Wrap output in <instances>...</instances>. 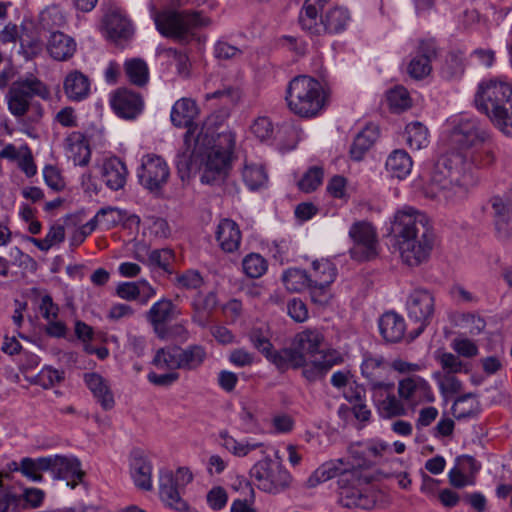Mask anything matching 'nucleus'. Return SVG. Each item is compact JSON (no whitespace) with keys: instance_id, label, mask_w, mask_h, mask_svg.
<instances>
[{"instance_id":"nucleus-3","label":"nucleus","mask_w":512,"mask_h":512,"mask_svg":"<svg viewBox=\"0 0 512 512\" xmlns=\"http://www.w3.org/2000/svg\"><path fill=\"white\" fill-rule=\"evenodd\" d=\"M199 113L196 102L191 98H181L177 100L171 110V122L174 126L187 128L184 135V145L177 154V170L184 173L191 163V159L203 149L206 140L213 136L215 126L206 121L201 127L194 124V119Z\"/></svg>"},{"instance_id":"nucleus-9","label":"nucleus","mask_w":512,"mask_h":512,"mask_svg":"<svg viewBox=\"0 0 512 512\" xmlns=\"http://www.w3.org/2000/svg\"><path fill=\"white\" fill-rule=\"evenodd\" d=\"M35 96L46 100L50 97V91L32 74L20 77L12 82L6 95L9 112L16 118L25 116Z\"/></svg>"},{"instance_id":"nucleus-19","label":"nucleus","mask_w":512,"mask_h":512,"mask_svg":"<svg viewBox=\"0 0 512 512\" xmlns=\"http://www.w3.org/2000/svg\"><path fill=\"white\" fill-rule=\"evenodd\" d=\"M50 461L48 472L56 480H66L67 485L74 489L83 480L84 472L76 457L62 455L47 456Z\"/></svg>"},{"instance_id":"nucleus-57","label":"nucleus","mask_w":512,"mask_h":512,"mask_svg":"<svg viewBox=\"0 0 512 512\" xmlns=\"http://www.w3.org/2000/svg\"><path fill=\"white\" fill-rule=\"evenodd\" d=\"M323 180V170L319 167L310 168L299 181L300 190L308 193L319 187Z\"/></svg>"},{"instance_id":"nucleus-58","label":"nucleus","mask_w":512,"mask_h":512,"mask_svg":"<svg viewBox=\"0 0 512 512\" xmlns=\"http://www.w3.org/2000/svg\"><path fill=\"white\" fill-rule=\"evenodd\" d=\"M66 24V18L56 7L47 9L41 14V25L45 30L54 31V28L63 27Z\"/></svg>"},{"instance_id":"nucleus-26","label":"nucleus","mask_w":512,"mask_h":512,"mask_svg":"<svg viewBox=\"0 0 512 512\" xmlns=\"http://www.w3.org/2000/svg\"><path fill=\"white\" fill-rule=\"evenodd\" d=\"M437 56L436 46L432 41H421L416 55L408 64V74L417 80L428 76L432 71L431 62Z\"/></svg>"},{"instance_id":"nucleus-53","label":"nucleus","mask_w":512,"mask_h":512,"mask_svg":"<svg viewBox=\"0 0 512 512\" xmlns=\"http://www.w3.org/2000/svg\"><path fill=\"white\" fill-rule=\"evenodd\" d=\"M387 101L390 108L395 112H402L411 107L409 92L403 86H397L391 89L388 92Z\"/></svg>"},{"instance_id":"nucleus-43","label":"nucleus","mask_w":512,"mask_h":512,"mask_svg":"<svg viewBox=\"0 0 512 512\" xmlns=\"http://www.w3.org/2000/svg\"><path fill=\"white\" fill-rule=\"evenodd\" d=\"M351 469L344 468L342 460L329 461L317 468L308 479L310 487H314L319 483L326 482L334 477L339 479L340 475L344 471H350Z\"/></svg>"},{"instance_id":"nucleus-11","label":"nucleus","mask_w":512,"mask_h":512,"mask_svg":"<svg viewBox=\"0 0 512 512\" xmlns=\"http://www.w3.org/2000/svg\"><path fill=\"white\" fill-rule=\"evenodd\" d=\"M353 245L349 254L353 260L365 262L379 255V240L376 228L368 221H356L349 229Z\"/></svg>"},{"instance_id":"nucleus-34","label":"nucleus","mask_w":512,"mask_h":512,"mask_svg":"<svg viewBox=\"0 0 512 512\" xmlns=\"http://www.w3.org/2000/svg\"><path fill=\"white\" fill-rule=\"evenodd\" d=\"M66 154L74 165L86 166L91 157L88 140L81 132H72L65 140Z\"/></svg>"},{"instance_id":"nucleus-23","label":"nucleus","mask_w":512,"mask_h":512,"mask_svg":"<svg viewBox=\"0 0 512 512\" xmlns=\"http://www.w3.org/2000/svg\"><path fill=\"white\" fill-rule=\"evenodd\" d=\"M110 103L113 111L123 119L136 118L144 107L142 96L129 89L117 90L112 96Z\"/></svg>"},{"instance_id":"nucleus-61","label":"nucleus","mask_w":512,"mask_h":512,"mask_svg":"<svg viewBox=\"0 0 512 512\" xmlns=\"http://www.w3.org/2000/svg\"><path fill=\"white\" fill-rule=\"evenodd\" d=\"M251 131L260 141H266L273 136L274 127L269 118L259 117L252 124Z\"/></svg>"},{"instance_id":"nucleus-13","label":"nucleus","mask_w":512,"mask_h":512,"mask_svg":"<svg viewBox=\"0 0 512 512\" xmlns=\"http://www.w3.org/2000/svg\"><path fill=\"white\" fill-rule=\"evenodd\" d=\"M496 235L501 241L512 239V183L497 190L488 200Z\"/></svg>"},{"instance_id":"nucleus-5","label":"nucleus","mask_w":512,"mask_h":512,"mask_svg":"<svg viewBox=\"0 0 512 512\" xmlns=\"http://www.w3.org/2000/svg\"><path fill=\"white\" fill-rule=\"evenodd\" d=\"M474 102L495 128L512 137V82L503 78L482 81Z\"/></svg>"},{"instance_id":"nucleus-21","label":"nucleus","mask_w":512,"mask_h":512,"mask_svg":"<svg viewBox=\"0 0 512 512\" xmlns=\"http://www.w3.org/2000/svg\"><path fill=\"white\" fill-rule=\"evenodd\" d=\"M103 25L107 37L114 42L129 40L134 33L131 21L121 9L116 6H110L106 10Z\"/></svg>"},{"instance_id":"nucleus-6","label":"nucleus","mask_w":512,"mask_h":512,"mask_svg":"<svg viewBox=\"0 0 512 512\" xmlns=\"http://www.w3.org/2000/svg\"><path fill=\"white\" fill-rule=\"evenodd\" d=\"M327 95L321 83L306 75L294 77L288 84L285 100L289 110L302 118H311L326 105Z\"/></svg>"},{"instance_id":"nucleus-33","label":"nucleus","mask_w":512,"mask_h":512,"mask_svg":"<svg viewBox=\"0 0 512 512\" xmlns=\"http://www.w3.org/2000/svg\"><path fill=\"white\" fill-rule=\"evenodd\" d=\"M215 234L216 240L224 252L232 253L239 248L242 235L235 221L222 219L217 226Z\"/></svg>"},{"instance_id":"nucleus-64","label":"nucleus","mask_w":512,"mask_h":512,"mask_svg":"<svg viewBox=\"0 0 512 512\" xmlns=\"http://www.w3.org/2000/svg\"><path fill=\"white\" fill-rule=\"evenodd\" d=\"M207 503L213 510H221L225 507L228 495L226 490L221 486L213 487L207 494Z\"/></svg>"},{"instance_id":"nucleus-2","label":"nucleus","mask_w":512,"mask_h":512,"mask_svg":"<svg viewBox=\"0 0 512 512\" xmlns=\"http://www.w3.org/2000/svg\"><path fill=\"white\" fill-rule=\"evenodd\" d=\"M473 185L474 178L464 167L463 155L452 153L441 156L435 163L426 194L433 199L454 202L463 199Z\"/></svg>"},{"instance_id":"nucleus-10","label":"nucleus","mask_w":512,"mask_h":512,"mask_svg":"<svg viewBox=\"0 0 512 512\" xmlns=\"http://www.w3.org/2000/svg\"><path fill=\"white\" fill-rule=\"evenodd\" d=\"M370 479L359 468L344 471L337 480L339 501L342 506L371 509L375 505V500L365 493V486Z\"/></svg>"},{"instance_id":"nucleus-32","label":"nucleus","mask_w":512,"mask_h":512,"mask_svg":"<svg viewBox=\"0 0 512 512\" xmlns=\"http://www.w3.org/2000/svg\"><path fill=\"white\" fill-rule=\"evenodd\" d=\"M380 334L386 342L397 343L405 335L406 323L404 318L396 312L384 313L378 321Z\"/></svg>"},{"instance_id":"nucleus-63","label":"nucleus","mask_w":512,"mask_h":512,"mask_svg":"<svg viewBox=\"0 0 512 512\" xmlns=\"http://www.w3.org/2000/svg\"><path fill=\"white\" fill-rule=\"evenodd\" d=\"M193 309H201L203 311H209L211 313L218 306V299L215 292L210 291L207 294L199 293L193 300L192 303Z\"/></svg>"},{"instance_id":"nucleus-20","label":"nucleus","mask_w":512,"mask_h":512,"mask_svg":"<svg viewBox=\"0 0 512 512\" xmlns=\"http://www.w3.org/2000/svg\"><path fill=\"white\" fill-rule=\"evenodd\" d=\"M399 397L408 404L433 402L434 394L429 383L420 376L412 375L399 381Z\"/></svg>"},{"instance_id":"nucleus-51","label":"nucleus","mask_w":512,"mask_h":512,"mask_svg":"<svg viewBox=\"0 0 512 512\" xmlns=\"http://www.w3.org/2000/svg\"><path fill=\"white\" fill-rule=\"evenodd\" d=\"M242 267L248 277L259 278L267 271L268 264L260 254L250 253L244 257Z\"/></svg>"},{"instance_id":"nucleus-31","label":"nucleus","mask_w":512,"mask_h":512,"mask_svg":"<svg viewBox=\"0 0 512 512\" xmlns=\"http://www.w3.org/2000/svg\"><path fill=\"white\" fill-rule=\"evenodd\" d=\"M76 46V42L71 36L59 30L50 33L46 45L49 55L57 61L70 59L76 52Z\"/></svg>"},{"instance_id":"nucleus-54","label":"nucleus","mask_w":512,"mask_h":512,"mask_svg":"<svg viewBox=\"0 0 512 512\" xmlns=\"http://www.w3.org/2000/svg\"><path fill=\"white\" fill-rule=\"evenodd\" d=\"M282 281L290 291H299L308 288V274L302 269H289L282 275Z\"/></svg>"},{"instance_id":"nucleus-42","label":"nucleus","mask_w":512,"mask_h":512,"mask_svg":"<svg viewBox=\"0 0 512 512\" xmlns=\"http://www.w3.org/2000/svg\"><path fill=\"white\" fill-rule=\"evenodd\" d=\"M124 71L128 81L137 87H143L149 81L148 65L140 58L126 60L124 63Z\"/></svg>"},{"instance_id":"nucleus-14","label":"nucleus","mask_w":512,"mask_h":512,"mask_svg":"<svg viewBox=\"0 0 512 512\" xmlns=\"http://www.w3.org/2000/svg\"><path fill=\"white\" fill-rule=\"evenodd\" d=\"M351 20L347 9L334 7L329 9L324 16L311 17V22L305 20L300 23L301 28L310 35L338 34L343 32Z\"/></svg>"},{"instance_id":"nucleus-24","label":"nucleus","mask_w":512,"mask_h":512,"mask_svg":"<svg viewBox=\"0 0 512 512\" xmlns=\"http://www.w3.org/2000/svg\"><path fill=\"white\" fill-rule=\"evenodd\" d=\"M134 257L153 269L158 268L168 274L173 273L172 264L175 260V254L169 248L149 250L145 244H137Z\"/></svg>"},{"instance_id":"nucleus-1","label":"nucleus","mask_w":512,"mask_h":512,"mask_svg":"<svg viewBox=\"0 0 512 512\" xmlns=\"http://www.w3.org/2000/svg\"><path fill=\"white\" fill-rule=\"evenodd\" d=\"M390 233L395 238L403 264L418 267L429 260L436 235L424 213L410 206L396 211L391 220Z\"/></svg>"},{"instance_id":"nucleus-55","label":"nucleus","mask_w":512,"mask_h":512,"mask_svg":"<svg viewBox=\"0 0 512 512\" xmlns=\"http://www.w3.org/2000/svg\"><path fill=\"white\" fill-rule=\"evenodd\" d=\"M19 506L25 509H36L40 507L45 499V492L42 489L29 487L23 489L18 495Z\"/></svg>"},{"instance_id":"nucleus-22","label":"nucleus","mask_w":512,"mask_h":512,"mask_svg":"<svg viewBox=\"0 0 512 512\" xmlns=\"http://www.w3.org/2000/svg\"><path fill=\"white\" fill-rule=\"evenodd\" d=\"M308 274V289L311 292L314 301H318L316 296H320L324 290L330 286L337 275L335 265L329 260H315L312 263V269Z\"/></svg>"},{"instance_id":"nucleus-40","label":"nucleus","mask_w":512,"mask_h":512,"mask_svg":"<svg viewBox=\"0 0 512 512\" xmlns=\"http://www.w3.org/2000/svg\"><path fill=\"white\" fill-rule=\"evenodd\" d=\"M412 159L409 154L402 149L394 150L386 160L387 172L395 178H406L412 169Z\"/></svg>"},{"instance_id":"nucleus-30","label":"nucleus","mask_w":512,"mask_h":512,"mask_svg":"<svg viewBox=\"0 0 512 512\" xmlns=\"http://www.w3.org/2000/svg\"><path fill=\"white\" fill-rule=\"evenodd\" d=\"M130 473L134 484L141 490L150 491L152 484V464L141 452L132 453Z\"/></svg>"},{"instance_id":"nucleus-17","label":"nucleus","mask_w":512,"mask_h":512,"mask_svg":"<svg viewBox=\"0 0 512 512\" xmlns=\"http://www.w3.org/2000/svg\"><path fill=\"white\" fill-rule=\"evenodd\" d=\"M489 138V132L473 119L460 121L451 133V143L460 151L478 148Z\"/></svg>"},{"instance_id":"nucleus-28","label":"nucleus","mask_w":512,"mask_h":512,"mask_svg":"<svg viewBox=\"0 0 512 512\" xmlns=\"http://www.w3.org/2000/svg\"><path fill=\"white\" fill-rule=\"evenodd\" d=\"M323 341L324 336L319 330L306 329L295 335L292 346L303 358H306V355L321 358V355L325 353L321 349Z\"/></svg>"},{"instance_id":"nucleus-62","label":"nucleus","mask_w":512,"mask_h":512,"mask_svg":"<svg viewBox=\"0 0 512 512\" xmlns=\"http://www.w3.org/2000/svg\"><path fill=\"white\" fill-rule=\"evenodd\" d=\"M330 0H305L304 6L299 14V24L305 20L311 22V17L319 15L323 7Z\"/></svg>"},{"instance_id":"nucleus-4","label":"nucleus","mask_w":512,"mask_h":512,"mask_svg":"<svg viewBox=\"0 0 512 512\" xmlns=\"http://www.w3.org/2000/svg\"><path fill=\"white\" fill-rule=\"evenodd\" d=\"M203 145L200 153L191 159L186 172L178 170L181 179L189 175L194 166H197L205 157L204 168L201 175L202 183L219 185L224 182L231 168L232 153L235 146L234 135L231 131L217 132L213 130V136L209 137Z\"/></svg>"},{"instance_id":"nucleus-25","label":"nucleus","mask_w":512,"mask_h":512,"mask_svg":"<svg viewBox=\"0 0 512 512\" xmlns=\"http://www.w3.org/2000/svg\"><path fill=\"white\" fill-rule=\"evenodd\" d=\"M373 400L378 414L385 419L404 416L407 412L403 400L394 394V388L373 390Z\"/></svg>"},{"instance_id":"nucleus-41","label":"nucleus","mask_w":512,"mask_h":512,"mask_svg":"<svg viewBox=\"0 0 512 512\" xmlns=\"http://www.w3.org/2000/svg\"><path fill=\"white\" fill-rule=\"evenodd\" d=\"M21 27L22 36L20 38V49L24 57L31 60L41 54L44 45L42 40L37 35H33L32 23L23 22Z\"/></svg>"},{"instance_id":"nucleus-36","label":"nucleus","mask_w":512,"mask_h":512,"mask_svg":"<svg viewBox=\"0 0 512 512\" xmlns=\"http://www.w3.org/2000/svg\"><path fill=\"white\" fill-rule=\"evenodd\" d=\"M342 362L340 354L334 350L326 351L321 358H315L311 364L308 365L305 361V365L302 366L303 376L309 381H315L316 379L324 376L334 365Z\"/></svg>"},{"instance_id":"nucleus-29","label":"nucleus","mask_w":512,"mask_h":512,"mask_svg":"<svg viewBox=\"0 0 512 512\" xmlns=\"http://www.w3.org/2000/svg\"><path fill=\"white\" fill-rule=\"evenodd\" d=\"M101 177L110 190L123 189L128 177L127 166L120 158L111 157L104 161L101 168Z\"/></svg>"},{"instance_id":"nucleus-59","label":"nucleus","mask_w":512,"mask_h":512,"mask_svg":"<svg viewBox=\"0 0 512 512\" xmlns=\"http://www.w3.org/2000/svg\"><path fill=\"white\" fill-rule=\"evenodd\" d=\"M176 285L184 289H199L203 283V277L196 270H187L177 275L175 279Z\"/></svg>"},{"instance_id":"nucleus-49","label":"nucleus","mask_w":512,"mask_h":512,"mask_svg":"<svg viewBox=\"0 0 512 512\" xmlns=\"http://www.w3.org/2000/svg\"><path fill=\"white\" fill-rule=\"evenodd\" d=\"M479 411V402L472 394L459 397L452 406L453 415L457 419H465L475 416Z\"/></svg>"},{"instance_id":"nucleus-7","label":"nucleus","mask_w":512,"mask_h":512,"mask_svg":"<svg viewBox=\"0 0 512 512\" xmlns=\"http://www.w3.org/2000/svg\"><path fill=\"white\" fill-rule=\"evenodd\" d=\"M150 10L159 33L180 44H188L195 37V29L207 24L201 14L195 11H157L153 4Z\"/></svg>"},{"instance_id":"nucleus-60","label":"nucleus","mask_w":512,"mask_h":512,"mask_svg":"<svg viewBox=\"0 0 512 512\" xmlns=\"http://www.w3.org/2000/svg\"><path fill=\"white\" fill-rule=\"evenodd\" d=\"M64 379V373L51 367L43 368L37 375V383L45 389H49Z\"/></svg>"},{"instance_id":"nucleus-47","label":"nucleus","mask_w":512,"mask_h":512,"mask_svg":"<svg viewBox=\"0 0 512 512\" xmlns=\"http://www.w3.org/2000/svg\"><path fill=\"white\" fill-rule=\"evenodd\" d=\"M152 363L163 370L181 369L179 347H165L156 351Z\"/></svg>"},{"instance_id":"nucleus-50","label":"nucleus","mask_w":512,"mask_h":512,"mask_svg":"<svg viewBox=\"0 0 512 512\" xmlns=\"http://www.w3.org/2000/svg\"><path fill=\"white\" fill-rule=\"evenodd\" d=\"M437 361L441 366V371L437 373L457 374V373H468L469 369L466 363H464L459 356L443 352L437 355Z\"/></svg>"},{"instance_id":"nucleus-46","label":"nucleus","mask_w":512,"mask_h":512,"mask_svg":"<svg viewBox=\"0 0 512 512\" xmlns=\"http://www.w3.org/2000/svg\"><path fill=\"white\" fill-rule=\"evenodd\" d=\"M219 437L222 440V447L237 457H244L251 451L263 446L262 443L240 442L229 435L227 430L220 431Z\"/></svg>"},{"instance_id":"nucleus-8","label":"nucleus","mask_w":512,"mask_h":512,"mask_svg":"<svg viewBox=\"0 0 512 512\" xmlns=\"http://www.w3.org/2000/svg\"><path fill=\"white\" fill-rule=\"evenodd\" d=\"M250 477L256 487L268 494L277 495L288 490L293 477L280 460L265 457L250 469Z\"/></svg>"},{"instance_id":"nucleus-52","label":"nucleus","mask_w":512,"mask_h":512,"mask_svg":"<svg viewBox=\"0 0 512 512\" xmlns=\"http://www.w3.org/2000/svg\"><path fill=\"white\" fill-rule=\"evenodd\" d=\"M242 177L245 184L251 190H256L262 187L268 179L264 168L254 164L245 165L242 171Z\"/></svg>"},{"instance_id":"nucleus-18","label":"nucleus","mask_w":512,"mask_h":512,"mask_svg":"<svg viewBox=\"0 0 512 512\" xmlns=\"http://www.w3.org/2000/svg\"><path fill=\"white\" fill-rule=\"evenodd\" d=\"M179 315L176 305L167 298L155 302L146 313L147 321L152 325L158 338L166 340L171 336L167 323Z\"/></svg>"},{"instance_id":"nucleus-44","label":"nucleus","mask_w":512,"mask_h":512,"mask_svg":"<svg viewBox=\"0 0 512 512\" xmlns=\"http://www.w3.org/2000/svg\"><path fill=\"white\" fill-rule=\"evenodd\" d=\"M180 363L182 370H196L205 361L207 357L206 350L201 345H189L186 348H180Z\"/></svg>"},{"instance_id":"nucleus-39","label":"nucleus","mask_w":512,"mask_h":512,"mask_svg":"<svg viewBox=\"0 0 512 512\" xmlns=\"http://www.w3.org/2000/svg\"><path fill=\"white\" fill-rule=\"evenodd\" d=\"M378 135V127L375 125H368L359 132L350 148V155L352 159L356 161L362 160L367 151L375 143Z\"/></svg>"},{"instance_id":"nucleus-35","label":"nucleus","mask_w":512,"mask_h":512,"mask_svg":"<svg viewBox=\"0 0 512 512\" xmlns=\"http://www.w3.org/2000/svg\"><path fill=\"white\" fill-rule=\"evenodd\" d=\"M84 380L104 410H110L114 407V396L106 379L97 373H86Z\"/></svg>"},{"instance_id":"nucleus-38","label":"nucleus","mask_w":512,"mask_h":512,"mask_svg":"<svg viewBox=\"0 0 512 512\" xmlns=\"http://www.w3.org/2000/svg\"><path fill=\"white\" fill-rule=\"evenodd\" d=\"M265 357L281 371H285L290 367L300 368L305 365V358L300 356L293 346L281 350H273L272 347Z\"/></svg>"},{"instance_id":"nucleus-56","label":"nucleus","mask_w":512,"mask_h":512,"mask_svg":"<svg viewBox=\"0 0 512 512\" xmlns=\"http://www.w3.org/2000/svg\"><path fill=\"white\" fill-rule=\"evenodd\" d=\"M439 389L442 394H456L461 391L462 383L456 377V374L434 373Z\"/></svg>"},{"instance_id":"nucleus-16","label":"nucleus","mask_w":512,"mask_h":512,"mask_svg":"<svg viewBox=\"0 0 512 512\" xmlns=\"http://www.w3.org/2000/svg\"><path fill=\"white\" fill-rule=\"evenodd\" d=\"M360 368L372 391L378 388H394V383L388 381L391 366L384 356L366 352L363 354Z\"/></svg>"},{"instance_id":"nucleus-27","label":"nucleus","mask_w":512,"mask_h":512,"mask_svg":"<svg viewBox=\"0 0 512 512\" xmlns=\"http://www.w3.org/2000/svg\"><path fill=\"white\" fill-rule=\"evenodd\" d=\"M175 481L172 471L161 470L159 475V495L166 506L177 511H185L188 506L180 495L181 487Z\"/></svg>"},{"instance_id":"nucleus-48","label":"nucleus","mask_w":512,"mask_h":512,"mask_svg":"<svg viewBox=\"0 0 512 512\" xmlns=\"http://www.w3.org/2000/svg\"><path fill=\"white\" fill-rule=\"evenodd\" d=\"M406 142L411 149L419 150L429 143L428 129L420 122H412L405 129Z\"/></svg>"},{"instance_id":"nucleus-15","label":"nucleus","mask_w":512,"mask_h":512,"mask_svg":"<svg viewBox=\"0 0 512 512\" xmlns=\"http://www.w3.org/2000/svg\"><path fill=\"white\" fill-rule=\"evenodd\" d=\"M170 170L166 161L155 154L142 157L137 177L139 183L151 192H158L168 182Z\"/></svg>"},{"instance_id":"nucleus-45","label":"nucleus","mask_w":512,"mask_h":512,"mask_svg":"<svg viewBox=\"0 0 512 512\" xmlns=\"http://www.w3.org/2000/svg\"><path fill=\"white\" fill-rule=\"evenodd\" d=\"M50 461L47 457L33 459L24 457L20 460V472L27 479L33 482H42V472L48 471Z\"/></svg>"},{"instance_id":"nucleus-12","label":"nucleus","mask_w":512,"mask_h":512,"mask_svg":"<svg viewBox=\"0 0 512 512\" xmlns=\"http://www.w3.org/2000/svg\"><path fill=\"white\" fill-rule=\"evenodd\" d=\"M406 309L410 320L418 323V327L410 332L411 340L418 337L432 320L435 311L433 293L425 288H416L408 296Z\"/></svg>"},{"instance_id":"nucleus-37","label":"nucleus","mask_w":512,"mask_h":512,"mask_svg":"<svg viewBox=\"0 0 512 512\" xmlns=\"http://www.w3.org/2000/svg\"><path fill=\"white\" fill-rule=\"evenodd\" d=\"M64 92L72 101H82L90 92V81L79 71L69 73L63 84Z\"/></svg>"}]
</instances>
